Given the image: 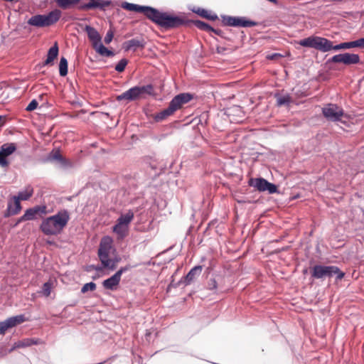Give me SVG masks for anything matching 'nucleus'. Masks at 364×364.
Segmentation results:
<instances>
[{
  "label": "nucleus",
  "mask_w": 364,
  "mask_h": 364,
  "mask_svg": "<svg viewBox=\"0 0 364 364\" xmlns=\"http://www.w3.org/2000/svg\"><path fill=\"white\" fill-rule=\"evenodd\" d=\"M122 7L127 11L144 14L151 21L166 29L178 28L188 22L183 16H174L167 12H161L150 6L124 2L122 4Z\"/></svg>",
  "instance_id": "1"
},
{
  "label": "nucleus",
  "mask_w": 364,
  "mask_h": 364,
  "mask_svg": "<svg viewBox=\"0 0 364 364\" xmlns=\"http://www.w3.org/2000/svg\"><path fill=\"white\" fill-rule=\"evenodd\" d=\"M299 44L304 47L314 48L323 52H327L331 50H338L353 48H364V38H359L354 41L341 43L336 46H333V42L326 38L318 36H310L301 40L299 42Z\"/></svg>",
  "instance_id": "2"
},
{
  "label": "nucleus",
  "mask_w": 364,
  "mask_h": 364,
  "mask_svg": "<svg viewBox=\"0 0 364 364\" xmlns=\"http://www.w3.org/2000/svg\"><path fill=\"white\" fill-rule=\"evenodd\" d=\"M70 218L68 211L61 210L53 215L43 218L39 229L45 235L57 236L63 232Z\"/></svg>",
  "instance_id": "3"
},
{
  "label": "nucleus",
  "mask_w": 364,
  "mask_h": 364,
  "mask_svg": "<svg viewBox=\"0 0 364 364\" xmlns=\"http://www.w3.org/2000/svg\"><path fill=\"white\" fill-rule=\"evenodd\" d=\"M112 250V239L108 236L104 237L100 243L98 257L104 268L114 270L116 269L117 263L120 261V258H109Z\"/></svg>",
  "instance_id": "4"
},
{
  "label": "nucleus",
  "mask_w": 364,
  "mask_h": 364,
  "mask_svg": "<svg viewBox=\"0 0 364 364\" xmlns=\"http://www.w3.org/2000/svg\"><path fill=\"white\" fill-rule=\"evenodd\" d=\"M193 97L189 93H181L173 98L170 102L168 107L161 112L157 113L155 119L162 121L168 117L172 115L176 110L181 109L183 105L188 103L192 100Z\"/></svg>",
  "instance_id": "5"
},
{
  "label": "nucleus",
  "mask_w": 364,
  "mask_h": 364,
  "mask_svg": "<svg viewBox=\"0 0 364 364\" xmlns=\"http://www.w3.org/2000/svg\"><path fill=\"white\" fill-rule=\"evenodd\" d=\"M154 92V87L151 85L144 86L133 87L121 95L117 96L118 101L127 100L134 101L144 97V95H152Z\"/></svg>",
  "instance_id": "6"
},
{
  "label": "nucleus",
  "mask_w": 364,
  "mask_h": 364,
  "mask_svg": "<svg viewBox=\"0 0 364 364\" xmlns=\"http://www.w3.org/2000/svg\"><path fill=\"white\" fill-rule=\"evenodd\" d=\"M311 277L314 279L331 278L336 275V279L341 280L343 278L345 274L336 266L315 265L312 267Z\"/></svg>",
  "instance_id": "7"
},
{
  "label": "nucleus",
  "mask_w": 364,
  "mask_h": 364,
  "mask_svg": "<svg viewBox=\"0 0 364 364\" xmlns=\"http://www.w3.org/2000/svg\"><path fill=\"white\" fill-rule=\"evenodd\" d=\"M323 116L329 121L338 122L344 116L343 108L334 104H328L322 109Z\"/></svg>",
  "instance_id": "8"
},
{
  "label": "nucleus",
  "mask_w": 364,
  "mask_h": 364,
  "mask_svg": "<svg viewBox=\"0 0 364 364\" xmlns=\"http://www.w3.org/2000/svg\"><path fill=\"white\" fill-rule=\"evenodd\" d=\"M249 185L257 188L260 192L267 191L270 194L277 193L278 191L277 186L268 182L263 178H251L249 181Z\"/></svg>",
  "instance_id": "9"
},
{
  "label": "nucleus",
  "mask_w": 364,
  "mask_h": 364,
  "mask_svg": "<svg viewBox=\"0 0 364 364\" xmlns=\"http://www.w3.org/2000/svg\"><path fill=\"white\" fill-rule=\"evenodd\" d=\"M223 23L225 26L235 27H252L257 25V23L247 19L245 17H223Z\"/></svg>",
  "instance_id": "10"
},
{
  "label": "nucleus",
  "mask_w": 364,
  "mask_h": 364,
  "mask_svg": "<svg viewBox=\"0 0 364 364\" xmlns=\"http://www.w3.org/2000/svg\"><path fill=\"white\" fill-rule=\"evenodd\" d=\"M16 145L14 143H7L0 147V166L7 168L9 166L8 156L11 155L16 150Z\"/></svg>",
  "instance_id": "11"
},
{
  "label": "nucleus",
  "mask_w": 364,
  "mask_h": 364,
  "mask_svg": "<svg viewBox=\"0 0 364 364\" xmlns=\"http://www.w3.org/2000/svg\"><path fill=\"white\" fill-rule=\"evenodd\" d=\"M129 267H128V266L121 267L113 276L105 279L102 282L103 287L106 289H109V290L116 289L120 282L122 274L124 272H127V270H129Z\"/></svg>",
  "instance_id": "12"
},
{
  "label": "nucleus",
  "mask_w": 364,
  "mask_h": 364,
  "mask_svg": "<svg viewBox=\"0 0 364 364\" xmlns=\"http://www.w3.org/2000/svg\"><path fill=\"white\" fill-rule=\"evenodd\" d=\"M331 62L341 63L348 65L358 64L360 62V57L357 54L345 53L333 56Z\"/></svg>",
  "instance_id": "13"
},
{
  "label": "nucleus",
  "mask_w": 364,
  "mask_h": 364,
  "mask_svg": "<svg viewBox=\"0 0 364 364\" xmlns=\"http://www.w3.org/2000/svg\"><path fill=\"white\" fill-rule=\"evenodd\" d=\"M26 321V319L24 315L21 314L10 317L4 321L0 322V334H4L8 329L21 324Z\"/></svg>",
  "instance_id": "14"
},
{
  "label": "nucleus",
  "mask_w": 364,
  "mask_h": 364,
  "mask_svg": "<svg viewBox=\"0 0 364 364\" xmlns=\"http://www.w3.org/2000/svg\"><path fill=\"white\" fill-rule=\"evenodd\" d=\"M84 31H85L87 34V37L90 40V41L92 43V48L96 47L97 44H99V43L102 41V37L99 32L93 27L85 25V26H80Z\"/></svg>",
  "instance_id": "15"
},
{
  "label": "nucleus",
  "mask_w": 364,
  "mask_h": 364,
  "mask_svg": "<svg viewBox=\"0 0 364 364\" xmlns=\"http://www.w3.org/2000/svg\"><path fill=\"white\" fill-rule=\"evenodd\" d=\"M25 217L28 220H33L37 218V215H43L47 214V207L46 205H36L33 208L27 209L25 213Z\"/></svg>",
  "instance_id": "16"
},
{
  "label": "nucleus",
  "mask_w": 364,
  "mask_h": 364,
  "mask_svg": "<svg viewBox=\"0 0 364 364\" xmlns=\"http://www.w3.org/2000/svg\"><path fill=\"white\" fill-rule=\"evenodd\" d=\"M110 5V1L103 0H89L87 3H85L80 6L81 10H90L95 9H100L105 10L106 7Z\"/></svg>",
  "instance_id": "17"
},
{
  "label": "nucleus",
  "mask_w": 364,
  "mask_h": 364,
  "mask_svg": "<svg viewBox=\"0 0 364 364\" xmlns=\"http://www.w3.org/2000/svg\"><path fill=\"white\" fill-rule=\"evenodd\" d=\"M47 27L57 23L61 17L62 12L59 9H54L47 14H42Z\"/></svg>",
  "instance_id": "18"
},
{
  "label": "nucleus",
  "mask_w": 364,
  "mask_h": 364,
  "mask_svg": "<svg viewBox=\"0 0 364 364\" xmlns=\"http://www.w3.org/2000/svg\"><path fill=\"white\" fill-rule=\"evenodd\" d=\"M144 47V41L142 39L132 38L129 41H127L123 43V48L125 50H132L135 51L139 48Z\"/></svg>",
  "instance_id": "19"
},
{
  "label": "nucleus",
  "mask_w": 364,
  "mask_h": 364,
  "mask_svg": "<svg viewBox=\"0 0 364 364\" xmlns=\"http://www.w3.org/2000/svg\"><path fill=\"white\" fill-rule=\"evenodd\" d=\"M42 343L41 341L39 338H27L22 339L21 341H18L14 343V348H26L31 346L33 345H38Z\"/></svg>",
  "instance_id": "20"
},
{
  "label": "nucleus",
  "mask_w": 364,
  "mask_h": 364,
  "mask_svg": "<svg viewBox=\"0 0 364 364\" xmlns=\"http://www.w3.org/2000/svg\"><path fill=\"white\" fill-rule=\"evenodd\" d=\"M59 52L58 43L55 42L54 45L50 48L48 51L47 58L44 62V65H52L54 60L57 58Z\"/></svg>",
  "instance_id": "21"
},
{
  "label": "nucleus",
  "mask_w": 364,
  "mask_h": 364,
  "mask_svg": "<svg viewBox=\"0 0 364 364\" xmlns=\"http://www.w3.org/2000/svg\"><path fill=\"white\" fill-rule=\"evenodd\" d=\"M202 269L203 267L200 265H198L192 268L185 277V284L188 285L193 282L195 279L200 274Z\"/></svg>",
  "instance_id": "22"
},
{
  "label": "nucleus",
  "mask_w": 364,
  "mask_h": 364,
  "mask_svg": "<svg viewBox=\"0 0 364 364\" xmlns=\"http://www.w3.org/2000/svg\"><path fill=\"white\" fill-rule=\"evenodd\" d=\"M28 23L31 26L39 28L47 27L42 14L33 16L28 19Z\"/></svg>",
  "instance_id": "23"
},
{
  "label": "nucleus",
  "mask_w": 364,
  "mask_h": 364,
  "mask_svg": "<svg viewBox=\"0 0 364 364\" xmlns=\"http://www.w3.org/2000/svg\"><path fill=\"white\" fill-rule=\"evenodd\" d=\"M112 230L119 238H124L128 235L129 227L117 222Z\"/></svg>",
  "instance_id": "24"
},
{
  "label": "nucleus",
  "mask_w": 364,
  "mask_h": 364,
  "mask_svg": "<svg viewBox=\"0 0 364 364\" xmlns=\"http://www.w3.org/2000/svg\"><path fill=\"white\" fill-rule=\"evenodd\" d=\"M134 217V214L133 211L129 210L125 214L121 215L117 222L129 227V225L133 220Z\"/></svg>",
  "instance_id": "25"
},
{
  "label": "nucleus",
  "mask_w": 364,
  "mask_h": 364,
  "mask_svg": "<svg viewBox=\"0 0 364 364\" xmlns=\"http://www.w3.org/2000/svg\"><path fill=\"white\" fill-rule=\"evenodd\" d=\"M80 0H55L56 4L63 9L73 8L77 5Z\"/></svg>",
  "instance_id": "26"
},
{
  "label": "nucleus",
  "mask_w": 364,
  "mask_h": 364,
  "mask_svg": "<svg viewBox=\"0 0 364 364\" xmlns=\"http://www.w3.org/2000/svg\"><path fill=\"white\" fill-rule=\"evenodd\" d=\"M33 188L31 186H28L24 190L20 191L18 193V196H15L20 200H27L33 196Z\"/></svg>",
  "instance_id": "27"
},
{
  "label": "nucleus",
  "mask_w": 364,
  "mask_h": 364,
  "mask_svg": "<svg viewBox=\"0 0 364 364\" xmlns=\"http://www.w3.org/2000/svg\"><path fill=\"white\" fill-rule=\"evenodd\" d=\"M93 48L102 56L111 57L114 55L113 51L107 48L101 42L97 44L96 47H93Z\"/></svg>",
  "instance_id": "28"
},
{
  "label": "nucleus",
  "mask_w": 364,
  "mask_h": 364,
  "mask_svg": "<svg viewBox=\"0 0 364 364\" xmlns=\"http://www.w3.org/2000/svg\"><path fill=\"white\" fill-rule=\"evenodd\" d=\"M193 23H194V25L198 28H199V29H200L202 31H212V32H214L216 34H219V32L217 30H215L210 25H208V23H205L203 21L197 20V21H195Z\"/></svg>",
  "instance_id": "29"
},
{
  "label": "nucleus",
  "mask_w": 364,
  "mask_h": 364,
  "mask_svg": "<svg viewBox=\"0 0 364 364\" xmlns=\"http://www.w3.org/2000/svg\"><path fill=\"white\" fill-rule=\"evenodd\" d=\"M196 13L203 18H207L208 20L215 21L218 19V16L216 14H211L210 11L204 9H198Z\"/></svg>",
  "instance_id": "30"
},
{
  "label": "nucleus",
  "mask_w": 364,
  "mask_h": 364,
  "mask_svg": "<svg viewBox=\"0 0 364 364\" xmlns=\"http://www.w3.org/2000/svg\"><path fill=\"white\" fill-rule=\"evenodd\" d=\"M59 73L60 76H65L68 74V60L65 57H61L59 63Z\"/></svg>",
  "instance_id": "31"
},
{
  "label": "nucleus",
  "mask_w": 364,
  "mask_h": 364,
  "mask_svg": "<svg viewBox=\"0 0 364 364\" xmlns=\"http://www.w3.org/2000/svg\"><path fill=\"white\" fill-rule=\"evenodd\" d=\"M48 158L50 160L58 161L62 164L65 163V159L63 157L59 150H53L50 153Z\"/></svg>",
  "instance_id": "32"
},
{
  "label": "nucleus",
  "mask_w": 364,
  "mask_h": 364,
  "mask_svg": "<svg viewBox=\"0 0 364 364\" xmlns=\"http://www.w3.org/2000/svg\"><path fill=\"white\" fill-rule=\"evenodd\" d=\"M292 102V98L289 95L279 96L277 98L278 106L289 105Z\"/></svg>",
  "instance_id": "33"
},
{
  "label": "nucleus",
  "mask_w": 364,
  "mask_h": 364,
  "mask_svg": "<svg viewBox=\"0 0 364 364\" xmlns=\"http://www.w3.org/2000/svg\"><path fill=\"white\" fill-rule=\"evenodd\" d=\"M128 63V60L125 58L121 59L118 63L115 66V70L119 73H122L124 70L127 65Z\"/></svg>",
  "instance_id": "34"
},
{
  "label": "nucleus",
  "mask_w": 364,
  "mask_h": 364,
  "mask_svg": "<svg viewBox=\"0 0 364 364\" xmlns=\"http://www.w3.org/2000/svg\"><path fill=\"white\" fill-rule=\"evenodd\" d=\"M96 289V284L94 282H90L84 284V286L81 289L82 293H85L87 291H93Z\"/></svg>",
  "instance_id": "35"
},
{
  "label": "nucleus",
  "mask_w": 364,
  "mask_h": 364,
  "mask_svg": "<svg viewBox=\"0 0 364 364\" xmlns=\"http://www.w3.org/2000/svg\"><path fill=\"white\" fill-rule=\"evenodd\" d=\"M13 199H14V208H13V210H14V213L18 214L21 210V205L20 203L21 200L18 198H17L16 196H14Z\"/></svg>",
  "instance_id": "36"
},
{
  "label": "nucleus",
  "mask_w": 364,
  "mask_h": 364,
  "mask_svg": "<svg viewBox=\"0 0 364 364\" xmlns=\"http://www.w3.org/2000/svg\"><path fill=\"white\" fill-rule=\"evenodd\" d=\"M207 287L210 290H216L218 289V282L215 278H210L208 282Z\"/></svg>",
  "instance_id": "37"
},
{
  "label": "nucleus",
  "mask_w": 364,
  "mask_h": 364,
  "mask_svg": "<svg viewBox=\"0 0 364 364\" xmlns=\"http://www.w3.org/2000/svg\"><path fill=\"white\" fill-rule=\"evenodd\" d=\"M16 215V213H14V210H13V204L11 203H9L7 209L4 214V216L5 218H9L11 215Z\"/></svg>",
  "instance_id": "38"
},
{
  "label": "nucleus",
  "mask_w": 364,
  "mask_h": 364,
  "mask_svg": "<svg viewBox=\"0 0 364 364\" xmlns=\"http://www.w3.org/2000/svg\"><path fill=\"white\" fill-rule=\"evenodd\" d=\"M51 284L50 282H46L43 286V293L46 296H48L50 294Z\"/></svg>",
  "instance_id": "39"
},
{
  "label": "nucleus",
  "mask_w": 364,
  "mask_h": 364,
  "mask_svg": "<svg viewBox=\"0 0 364 364\" xmlns=\"http://www.w3.org/2000/svg\"><path fill=\"white\" fill-rule=\"evenodd\" d=\"M38 102L36 100H33L27 106L26 108V110L28 112H31L34 109H36L38 107Z\"/></svg>",
  "instance_id": "40"
},
{
  "label": "nucleus",
  "mask_w": 364,
  "mask_h": 364,
  "mask_svg": "<svg viewBox=\"0 0 364 364\" xmlns=\"http://www.w3.org/2000/svg\"><path fill=\"white\" fill-rule=\"evenodd\" d=\"M113 36V32L111 30L108 31L104 39L105 43L109 44L112 41Z\"/></svg>",
  "instance_id": "41"
},
{
  "label": "nucleus",
  "mask_w": 364,
  "mask_h": 364,
  "mask_svg": "<svg viewBox=\"0 0 364 364\" xmlns=\"http://www.w3.org/2000/svg\"><path fill=\"white\" fill-rule=\"evenodd\" d=\"M18 223H21L23 221L28 220L27 218L25 217V214H23L21 217H20L18 220Z\"/></svg>",
  "instance_id": "42"
},
{
  "label": "nucleus",
  "mask_w": 364,
  "mask_h": 364,
  "mask_svg": "<svg viewBox=\"0 0 364 364\" xmlns=\"http://www.w3.org/2000/svg\"><path fill=\"white\" fill-rule=\"evenodd\" d=\"M5 123L4 117L0 116V127H2Z\"/></svg>",
  "instance_id": "43"
},
{
  "label": "nucleus",
  "mask_w": 364,
  "mask_h": 364,
  "mask_svg": "<svg viewBox=\"0 0 364 364\" xmlns=\"http://www.w3.org/2000/svg\"><path fill=\"white\" fill-rule=\"evenodd\" d=\"M18 224H19V223H18V220H16V223H15V224L13 225V227H16Z\"/></svg>",
  "instance_id": "44"
}]
</instances>
